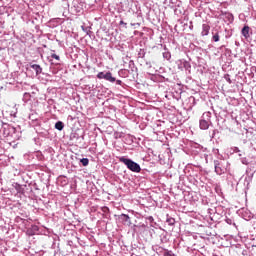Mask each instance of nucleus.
I'll return each mask as SVG.
<instances>
[{
    "label": "nucleus",
    "instance_id": "obj_1",
    "mask_svg": "<svg viewBox=\"0 0 256 256\" xmlns=\"http://www.w3.org/2000/svg\"><path fill=\"white\" fill-rule=\"evenodd\" d=\"M118 159L119 162L123 163L127 167V169H129V171H132V173H141V165L133 161L131 158L121 156Z\"/></svg>",
    "mask_w": 256,
    "mask_h": 256
},
{
    "label": "nucleus",
    "instance_id": "obj_2",
    "mask_svg": "<svg viewBox=\"0 0 256 256\" xmlns=\"http://www.w3.org/2000/svg\"><path fill=\"white\" fill-rule=\"evenodd\" d=\"M212 114L210 111L204 112L199 121V127L202 131H207L213 122L211 121Z\"/></svg>",
    "mask_w": 256,
    "mask_h": 256
},
{
    "label": "nucleus",
    "instance_id": "obj_3",
    "mask_svg": "<svg viewBox=\"0 0 256 256\" xmlns=\"http://www.w3.org/2000/svg\"><path fill=\"white\" fill-rule=\"evenodd\" d=\"M97 79H104L105 81H108L109 83H116V85H123V81L117 80L115 77H113V74L109 71L99 72L97 74Z\"/></svg>",
    "mask_w": 256,
    "mask_h": 256
},
{
    "label": "nucleus",
    "instance_id": "obj_4",
    "mask_svg": "<svg viewBox=\"0 0 256 256\" xmlns=\"http://www.w3.org/2000/svg\"><path fill=\"white\" fill-rule=\"evenodd\" d=\"M4 134L7 137H12V139H19V137H21V132L11 125H8L6 128H4Z\"/></svg>",
    "mask_w": 256,
    "mask_h": 256
},
{
    "label": "nucleus",
    "instance_id": "obj_5",
    "mask_svg": "<svg viewBox=\"0 0 256 256\" xmlns=\"http://www.w3.org/2000/svg\"><path fill=\"white\" fill-rule=\"evenodd\" d=\"M28 119L30 120V125H32V127H39V125H41V116L33 110L30 112Z\"/></svg>",
    "mask_w": 256,
    "mask_h": 256
},
{
    "label": "nucleus",
    "instance_id": "obj_6",
    "mask_svg": "<svg viewBox=\"0 0 256 256\" xmlns=\"http://www.w3.org/2000/svg\"><path fill=\"white\" fill-rule=\"evenodd\" d=\"M214 169L217 175H223L227 171V167H225L224 162L221 160H214Z\"/></svg>",
    "mask_w": 256,
    "mask_h": 256
},
{
    "label": "nucleus",
    "instance_id": "obj_7",
    "mask_svg": "<svg viewBox=\"0 0 256 256\" xmlns=\"http://www.w3.org/2000/svg\"><path fill=\"white\" fill-rule=\"evenodd\" d=\"M85 7V0H73V9L75 13H83Z\"/></svg>",
    "mask_w": 256,
    "mask_h": 256
},
{
    "label": "nucleus",
    "instance_id": "obj_8",
    "mask_svg": "<svg viewBox=\"0 0 256 256\" xmlns=\"http://www.w3.org/2000/svg\"><path fill=\"white\" fill-rule=\"evenodd\" d=\"M178 69H181V71H183L184 69L185 71H188V73H191V63L186 60H180V63L178 64Z\"/></svg>",
    "mask_w": 256,
    "mask_h": 256
},
{
    "label": "nucleus",
    "instance_id": "obj_9",
    "mask_svg": "<svg viewBox=\"0 0 256 256\" xmlns=\"http://www.w3.org/2000/svg\"><path fill=\"white\" fill-rule=\"evenodd\" d=\"M118 221L122 223V225L131 226V217L127 214H121L118 216Z\"/></svg>",
    "mask_w": 256,
    "mask_h": 256
},
{
    "label": "nucleus",
    "instance_id": "obj_10",
    "mask_svg": "<svg viewBox=\"0 0 256 256\" xmlns=\"http://www.w3.org/2000/svg\"><path fill=\"white\" fill-rule=\"evenodd\" d=\"M29 67L35 71L36 75H41V73H43V68L39 64L30 63Z\"/></svg>",
    "mask_w": 256,
    "mask_h": 256
},
{
    "label": "nucleus",
    "instance_id": "obj_11",
    "mask_svg": "<svg viewBox=\"0 0 256 256\" xmlns=\"http://www.w3.org/2000/svg\"><path fill=\"white\" fill-rule=\"evenodd\" d=\"M209 31H211V26H209V24H203L201 31L202 37H207V35H209Z\"/></svg>",
    "mask_w": 256,
    "mask_h": 256
},
{
    "label": "nucleus",
    "instance_id": "obj_12",
    "mask_svg": "<svg viewBox=\"0 0 256 256\" xmlns=\"http://www.w3.org/2000/svg\"><path fill=\"white\" fill-rule=\"evenodd\" d=\"M250 29L251 28H249V26H244L242 28L241 33H242L243 37H245V39H249V37H250V34H249Z\"/></svg>",
    "mask_w": 256,
    "mask_h": 256
},
{
    "label": "nucleus",
    "instance_id": "obj_13",
    "mask_svg": "<svg viewBox=\"0 0 256 256\" xmlns=\"http://www.w3.org/2000/svg\"><path fill=\"white\" fill-rule=\"evenodd\" d=\"M224 19L228 22V23H233L234 21V17L233 14L229 13V12H225L224 13Z\"/></svg>",
    "mask_w": 256,
    "mask_h": 256
},
{
    "label": "nucleus",
    "instance_id": "obj_14",
    "mask_svg": "<svg viewBox=\"0 0 256 256\" xmlns=\"http://www.w3.org/2000/svg\"><path fill=\"white\" fill-rule=\"evenodd\" d=\"M55 129H57V131H63V129H65V123H63V121H57L55 123Z\"/></svg>",
    "mask_w": 256,
    "mask_h": 256
},
{
    "label": "nucleus",
    "instance_id": "obj_15",
    "mask_svg": "<svg viewBox=\"0 0 256 256\" xmlns=\"http://www.w3.org/2000/svg\"><path fill=\"white\" fill-rule=\"evenodd\" d=\"M220 39L219 32H212V41H214V43H219Z\"/></svg>",
    "mask_w": 256,
    "mask_h": 256
},
{
    "label": "nucleus",
    "instance_id": "obj_16",
    "mask_svg": "<svg viewBox=\"0 0 256 256\" xmlns=\"http://www.w3.org/2000/svg\"><path fill=\"white\" fill-rule=\"evenodd\" d=\"M163 58L166 59L167 61H169L171 59V52H169V50H167V48H164V52H163Z\"/></svg>",
    "mask_w": 256,
    "mask_h": 256
},
{
    "label": "nucleus",
    "instance_id": "obj_17",
    "mask_svg": "<svg viewBox=\"0 0 256 256\" xmlns=\"http://www.w3.org/2000/svg\"><path fill=\"white\" fill-rule=\"evenodd\" d=\"M249 167H250V171H252V173L256 172V158L252 162H250Z\"/></svg>",
    "mask_w": 256,
    "mask_h": 256
},
{
    "label": "nucleus",
    "instance_id": "obj_18",
    "mask_svg": "<svg viewBox=\"0 0 256 256\" xmlns=\"http://www.w3.org/2000/svg\"><path fill=\"white\" fill-rule=\"evenodd\" d=\"M80 163L83 165V167H87V165H89V159L88 158H82L80 160Z\"/></svg>",
    "mask_w": 256,
    "mask_h": 256
},
{
    "label": "nucleus",
    "instance_id": "obj_19",
    "mask_svg": "<svg viewBox=\"0 0 256 256\" xmlns=\"http://www.w3.org/2000/svg\"><path fill=\"white\" fill-rule=\"evenodd\" d=\"M219 134V130L214 129L212 133L210 134L211 139H215L217 135Z\"/></svg>",
    "mask_w": 256,
    "mask_h": 256
},
{
    "label": "nucleus",
    "instance_id": "obj_20",
    "mask_svg": "<svg viewBox=\"0 0 256 256\" xmlns=\"http://www.w3.org/2000/svg\"><path fill=\"white\" fill-rule=\"evenodd\" d=\"M166 223H168V225H170V226H173V225H175V220L170 217V218L166 219Z\"/></svg>",
    "mask_w": 256,
    "mask_h": 256
},
{
    "label": "nucleus",
    "instance_id": "obj_21",
    "mask_svg": "<svg viewBox=\"0 0 256 256\" xmlns=\"http://www.w3.org/2000/svg\"><path fill=\"white\" fill-rule=\"evenodd\" d=\"M62 7L64 9H69V1L67 0H62Z\"/></svg>",
    "mask_w": 256,
    "mask_h": 256
},
{
    "label": "nucleus",
    "instance_id": "obj_22",
    "mask_svg": "<svg viewBox=\"0 0 256 256\" xmlns=\"http://www.w3.org/2000/svg\"><path fill=\"white\" fill-rule=\"evenodd\" d=\"M224 79H225V81H227V83H232V81H231V75H229V74H225L224 75Z\"/></svg>",
    "mask_w": 256,
    "mask_h": 256
},
{
    "label": "nucleus",
    "instance_id": "obj_23",
    "mask_svg": "<svg viewBox=\"0 0 256 256\" xmlns=\"http://www.w3.org/2000/svg\"><path fill=\"white\" fill-rule=\"evenodd\" d=\"M51 58L55 59L56 61H61V57H59L57 54H51Z\"/></svg>",
    "mask_w": 256,
    "mask_h": 256
},
{
    "label": "nucleus",
    "instance_id": "obj_24",
    "mask_svg": "<svg viewBox=\"0 0 256 256\" xmlns=\"http://www.w3.org/2000/svg\"><path fill=\"white\" fill-rule=\"evenodd\" d=\"M231 151L232 153H241V150L239 149V147H232Z\"/></svg>",
    "mask_w": 256,
    "mask_h": 256
},
{
    "label": "nucleus",
    "instance_id": "obj_25",
    "mask_svg": "<svg viewBox=\"0 0 256 256\" xmlns=\"http://www.w3.org/2000/svg\"><path fill=\"white\" fill-rule=\"evenodd\" d=\"M147 221H149V223H153V221H155V219L153 218V216H148Z\"/></svg>",
    "mask_w": 256,
    "mask_h": 256
},
{
    "label": "nucleus",
    "instance_id": "obj_26",
    "mask_svg": "<svg viewBox=\"0 0 256 256\" xmlns=\"http://www.w3.org/2000/svg\"><path fill=\"white\" fill-rule=\"evenodd\" d=\"M241 162L243 163V165H247L249 162L247 161V158H242Z\"/></svg>",
    "mask_w": 256,
    "mask_h": 256
},
{
    "label": "nucleus",
    "instance_id": "obj_27",
    "mask_svg": "<svg viewBox=\"0 0 256 256\" xmlns=\"http://www.w3.org/2000/svg\"><path fill=\"white\" fill-rule=\"evenodd\" d=\"M189 101H190V103H193V105H195V97H193V96L190 97V98H189Z\"/></svg>",
    "mask_w": 256,
    "mask_h": 256
},
{
    "label": "nucleus",
    "instance_id": "obj_28",
    "mask_svg": "<svg viewBox=\"0 0 256 256\" xmlns=\"http://www.w3.org/2000/svg\"><path fill=\"white\" fill-rule=\"evenodd\" d=\"M161 78H162V81H167V83H171V80H169V78H165L163 76H161Z\"/></svg>",
    "mask_w": 256,
    "mask_h": 256
},
{
    "label": "nucleus",
    "instance_id": "obj_29",
    "mask_svg": "<svg viewBox=\"0 0 256 256\" xmlns=\"http://www.w3.org/2000/svg\"><path fill=\"white\" fill-rule=\"evenodd\" d=\"M237 154H238V157H243V151L237 152Z\"/></svg>",
    "mask_w": 256,
    "mask_h": 256
},
{
    "label": "nucleus",
    "instance_id": "obj_30",
    "mask_svg": "<svg viewBox=\"0 0 256 256\" xmlns=\"http://www.w3.org/2000/svg\"><path fill=\"white\" fill-rule=\"evenodd\" d=\"M120 25H127L123 20L120 21Z\"/></svg>",
    "mask_w": 256,
    "mask_h": 256
},
{
    "label": "nucleus",
    "instance_id": "obj_31",
    "mask_svg": "<svg viewBox=\"0 0 256 256\" xmlns=\"http://www.w3.org/2000/svg\"><path fill=\"white\" fill-rule=\"evenodd\" d=\"M226 223H228V225H231V219L226 220Z\"/></svg>",
    "mask_w": 256,
    "mask_h": 256
},
{
    "label": "nucleus",
    "instance_id": "obj_32",
    "mask_svg": "<svg viewBox=\"0 0 256 256\" xmlns=\"http://www.w3.org/2000/svg\"><path fill=\"white\" fill-rule=\"evenodd\" d=\"M24 97H30L29 93H25Z\"/></svg>",
    "mask_w": 256,
    "mask_h": 256
},
{
    "label": "nucleus",
    "instance_id": "obj_33",
    "mask_svg": "<svg viewBox=\"0 0 256 256\" xmlns=\"http://www.w3.org/2000/svg\"><path fill=\"white\" fill-rule=\"evenodd\" d=\"M122 73H124V70H121V71L119 72V75H121Z\"/></svg>",
    "mask_w": 256,
    "mask_h": 256
},
{
    "label": "nucleus",
    "instance_id": "obj_34",
    "mask_svg": "<svg viewBox=\"0 0 256 256\" xmlns=\"http://www.w3.org/2000/svg\"><path fill=\"white\" fill-rule=\"evenodd\" d=\"M161 242H162V243H165V240L161 239Z\"/></svg>",
    "mask_w": 256,
    "mask_h": 256
},
{
    "label": "nucleus",
    "instance_id": "obj_35",
    "mask_svg": "<svg viewBox=\"0 0 256 256\" xmlns=\"http://www.w3.org/2000/svg\"><path fill=\"white\" fill-rule=\"evenodd\" d=\"M248 179H249V181H251V177H249Z\"/></svg>",
    "mask_w": 256,
    "mask_h": 256
}]
</instances>
